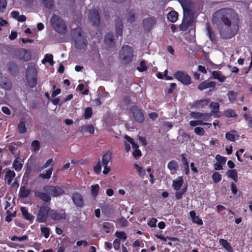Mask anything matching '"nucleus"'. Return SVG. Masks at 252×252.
Wrapping results in <instances>:
<instances>
[{
    "label": "nucleus",
    "mask_w": 252,
    "mask_h": 252,
    "mask_svg": "<svg viewBox=\"0 0 252 252\" xmlns=\"http://www.w3.org/2000/svg\"><path fill=\"white\" fill-rule=\"evenodd\" d=\"M212 22L222 39L232 38L239 32V18L231 8H223L216 11L212 16Z\"/></svg>",
    "instance_id": "1"
},
{
    "label": "nucleus",
    "mask_w": 252,
    "mask_h": 252,
    "mask_svg": "<svg viewBox=\"0 0 252 252\" xmlns=\"http://www.w3.org/2000/svg\"><path fill=\"white\" fill-rule=\"evenodd\" d=\"M72 36L74 42L75 47L79 50H86L88 45L87 37L83 35V31L81 28H76L72 31Z\"/></svg>",
    "instance_id": "2"
},
{
    "label": "nucleus",
    "mask_w": 252,
    "mask_h": 252,
    "mask_svg": "<svg viewBox=\"0 0 252 252\" xmlns=\"http://www.w3.org/2000/svg\"><path fill=\"white\" fill-rule=\"evenodd\" d=\"M51 24L53 29L57 32L61 34L66 33V25L63 20L58 15H53L51 18Z\"/></svg>",
    "instance_id": "3"
},
{
    "label": "nucleus",
    "mask_w": 252,
    "mask_h": 252,
    "mask_svg": "<svg viewBox=\"0 0 252 252\" xmlns=\"http://www.w3.org/2000/svg\"><path fill=\"white\" fill-rule=\"evenodd\" d=\"M27 83L31 88H34L37 85V69L34 66L28 67L26 72Z\"/></svg>",
    "instance_id": "4"
},
{
    "label": "nucleus",
    "mask_w": 252,
    "mask_h": 252,
    "mask_svg": "<svg viewBox=\"0 0 252 252\" xmlns=\"http://www.w3.org/2000/svg\"><path fill=\"white\" fill-rule=\"evenodd\" d=\"M50 207L46 203H43L39 209L36 221L39 223L45 222L51 212Z\"/></svg>",
    "instance_id": "5"
},
{
    "label": "nucleus",
    "mask_w": 252,
    "mask_h": 252,
    "mask_svg": "<svg viewBox=\"0 0 252 252\" xmlns=\"http://www.w3.org/2000/svg\"><path fill=\"white\" fill-rule=\"evenodd\" d=\"M121 58L126 63H129L132 61L133 58V51L132 48L128 46H123L121 49Z\"/></svg>",
    "instance_id": "6"
},
{
    "label": "nucleus",
    "mask_w": 252,
    "mask_h": 252,
    "mask_svg": "<svg viewBox=\"0 0 252 252\" xmlns=\"http://www.w3.org/2000/svg\"><path fill=\"white\" fill-rule=\"evenodd\" d=\"M134 120L138 123H142L145 119L143 110L136 105H132L129 108Z\"/></svg>",
    "instance_id": "7"
},
{
    "label": "nucleus",
    "mask_w": 252,
    "mask_h": 252,
    "mask_svg": "<svg viewBox=\"0 0 252 252\" xmlns=\"http://www.w3.org/2000/svg\"><path fill=\"white\" fill-rule=\"evenodd\" d=\"M43 190L53 197H57L64 193L63 189L58 186L46 185L44 186Z\"/></svg>",
    "instance_id": "8"
},
{
    "label": "nucleus",
    "mask_w": 252,
    "mask_h": 252,
    "mask_svg": "<svg viewBox=\"0 0 252 252\" xmlns=\"http://www.w3.org/2000/svg\"><path fill=\"white\" fill-rule=\"evenodd\" d=\"M174 77L185 85H189L191 83L190 76L183 71H177L173 74Z\"/></svg>",
    "instance_id": "9"
},
{
    "label": "nucleus",
    "mask_w": 252,
    "mask_h": 252,
    "mask_svg": "<svg viewBox=\"0 0 252 252\" xmlns=\"http://www.w3.org/2000/svg\"><path fill=\"white\" fill-rule=\"evenodd\" d=\"M194 15H184L182 23L179 25L180 31H186L188 28L193 25Z\"/></svg>",
    "instance_id": "10"
},
{
    "label": "nucleus",
    "mask_w": 252,
    "mask_h": 252,
    "mask_svg": "<svg viewBox=\"0 0 252 252\" xmlns=\"http://www.w3.org/2000/svg\"><path fill=\"white\" fill-rule=\"evenodd\" d=\"M89 20L92 25L98 27L100 24V15L97 9H93L90 10L88 16Z\"/></svg>",
    "instance_id": "11"
},
{
    "label": "nucleus",
    "mask_w": 252,
    "mask_h": 252,
    "mask_svg": "<svg viewBox=\"0 0 252 252\" xmlns=\"http://www.w3.org/2000/svg\"><path fill=\"white\" fill-rule=\"evenodd\" d=\"M67 215L64 210L58 212L57 210H51L50 213V219L53 220L59 221L65 220Z\"/></svg>",
    "instance_id": "12"
},
{
    "label": "nucleus",
    "mask_w": 252,
    "mask_h": 252,
    "mask_svg": "<svg viewBox=\"0 0 252 252\" xmlns=\"http://www.w3.org/2000/svg\"><path fill=\"white\" fill-rule=\"evenodd\" d=\"M184 11V15H194V13L191 9L192 3L190 0H178Z\"/></svg>",
    "instance_id": "13"
},
{
    "label": "nucleus",
    "mask_w": 252,
    "mask_h": 252,
    "mask_svg": "<svg viewBox=\"0 0 252 252\" xmlns=\"http://www.w3.org/2000/svg\"><path fill=\"white\" fill-rule=\"evenodd\" d=\"M157 21L155 17H149L143 20L142 24L145 30L150 31L156 24Z\"/></svg>",
    "instance_id": "14"
},
{
    "label": "nucleus",
    "mask_w": 252,
    "mask_h": 252,
    "mask_svg": "<svg viewBox=\"0 0 252 252\" xmlns=\"http://www.w3.org/2000/svg\"><path fill=\"white\" fill-rule=\"evenodd\" d=\"M71 199L73 203L78 207L82 208L85 205L83 196L78 192H75L72 194Z\"/></svg>",
    "instance_id": "15"
},
{
    "label": "nucleus",
    "mask_w": 252,
    "mask_h": 252,
    "mask_svg": "<svg viewBox=\"0 0 252 252\" xmlns=\"http://www.w3.org/2000/svg\"><path fill=\"white\" fill-rule=\"evenodd\" d=\"M216 85V84L215 82L206 80L199 84L197 88L199 90L201 91H204L207 89H210L209 90V92H211L214 91Z\"/></svg>",
    "instance_id": "16"
},
{
    "label": "nucleus",
    "mask_w": 252,
    "mask_h": 252,
    "mask_svg": "<svg viewBox=\"0 0 252 252\" xmlns=\"http://www.w3.org/2000/svg\"><path fill=\"white\" fill-rule=\"evenodd\" d=\"M17 57L21 60L28 62L31 59V52L27 49H20L17 52Z\"/></svg>",
    "instance_id": "17"
},
{
    "label": "nucleus",
    "mask_w": 252,
    "mask_h": 252,
    "mask_svg": "<svg viewBox=\"0 0 252 252\" xmlns=\"http://www.w3.org/2000/svg\"><path fill=\"white\" fill-rule=\"evenodd\" d=\"M209 98H204L200 100H197L193 102L191 105V107L196 109H200L207 106L210 102Z\"/></svg>",
    "instance_id": "18"
},
{
    "label": "nucleus",
    "mask_w": 252,
    "mask_h": 252,
    "mask_svg": "<svg viewBox=\"0 0 252 252\" xmlns=\"http://www.w3.org/2000/svg\"><path fill=\"white\" fill-rule=\"evenodd\" d=\"M206 29L207 35L208 36L210 40L213 42H217V38L215 32L212 30L210 24L208 22L206 24Z\"/></svg>",
    "instance_id": "19"
},
{
    "label": "nucleus",
    "mask_w": 252,
    "mask_h": 252,
    "mask_svg": "<svg viewBox=\"0 0 252 252\" xmlns=\"http://www.w3.org/2000/svg\"><path fill=\"white\" fill-rule=\"evenodd\" d=\"M0 86L6 90H10L12 88L10 81L7 78L3 77L0 73Z\"/></svg>",
    "instance_id": "20"
},
{
    "label": "nucleus",
    "mask_w": 252,
    "mask_h": 252,
    "mask_svg": "<svg viewBox=\"0 0 252 252\" xmlns=\"http://www.w3.org/2000/svg\"><path fill=\"white\" fill-rule=\"evenodd\" d=\"M123 28V25L122 23V19L118 17L117 20L115 21V31L117 37H118L119 36H120L121 37L122 36Z\"/></svg>",
    "instance_id": "21"
},
{
    "label": "nucleus",
    "mask_w": 252,
    "mask_h": 252,
    "mask_svg": "<svg viewBox=\"0 0 252 252\" xmlns=\"http://www.w3.org/2000/svg\"><path fill=\"white\" fill-rule=\"evenodd\" d=\"M20 210L25 219L29 220L31 223H32L34 219V217L28 212L26 207H21Z\"/></svg>",
    "instance_id": "22"
},
{
    "label": "nucleus",
    "mask_w": 252,
    "mask_h": 252,
    "mask_svg": "<svg viewBox=\"0 0 252 252\" xmlns=\"http://www.w3.org/2000/svg\"><path fill=\"white\" fill-rule=\"evenodd\" d=\"M4 175V180L7 184L9 185L11 184L13 179L15 177L16 174L15 172L9 169H6Z\"/></svg>",
    "instance_id": "23"
},
{
    "label": "nucleus",
    "mask_w": 252,
    "mask_h": 252,
    "mask_svg": "<svg viewBox=\"0 0 252 252\" xmlns=\"http://www.w3.org/2000/svg\"><path fill=\"white\" fill-rule=\"evenodd\" d=\"M35 196L39 197L45 202H50L51 201V198L50 194H48V193L36 191L35 192Z\"/></svg>",
    "instance_id": "24"
},
{
    "label": "nucleus",
    "mask_w": 252,
    "mask_h": 252,
    "mask_svg": "<svg viewBox=\"0 0 252 252\" xmlns=\"http://www.w3.org/2000/svg\"><path fill=\"white\" fill-rule=\"evenodd\" d=\"M112 152L110 150H108L102 156V165H108L109 162L112 160Z\"/></svg>",
    "instance_id": "25"
},
{
    "label": "nucleus",
    "mask_w": 252,
    "mask_h": 252,
    "mask_svg": "<svg viewBox=\"0 0 252 252\" xmlns=\"http://www.w3.org/2000/svg\"><path fill=\"white\" fill-rule=\"evenodd\" d=\"M114 35L112 33H108L105 35L104 42L108 47H112L114 44Z\"/></svg>",
    "instance_id": "26"
},
{
    "label": "nucleus",
    "mask_w": 252,
    "mask_h": 252,
    "mask_svg": "<svg viewBox=\"0 0 252 252\" xmlns=\"http://www.w3.org/2000/svg\"><path fill=\"white\" fill-rule=\"evenodd\" d=\"M184 179L182 176L178 177L176 180L173 181L172 186L176 190H179L183 186Z\"/></svg>",
    "instance_id": "27"
},
{
    "label": "nucleus",
    "mask_w": 252,
    "mask_h": 252,
    "mask_svg": "<svg viewBox=\"0 0 252 252\" xmlns=\"http://www.w3.org/2000/svg\"><path fill=\"white\" fill-rule=\"evenodd\" d=\"M79 131L81 132H88L89 133L93 134L94 132V128L92 125H84L79 127Z\"/></svg>",
    "instance_id": "28"
},
{
    "label": "nucleus",
    "mask_w": 252,
    "mask_h": 252,
    "mask_svg": "<svg viewBox=\"0 0 252 252\" xmlns=\"http://www.w3.org/2000/svg\"><path fill=\"white\" fill-rule=\"evenodd\" d=\"M7 68L9 71L13 75L18 72V67L16 63L13 62H10L7 64Z\"/></svg>",
    "instance_id": "29"
},
{
    "label": "nucleus",
    "mask_w": 252,
    "mask_h": 252,
    "mask_svg": "<svg viewBox=\"0 0 252 252\" xmlns=\"http://www.w3.org/2000/svg\"><path fill=\"white\" fill-rule=\"evenodd\" d=\"M220 244L228 252H233V250L231 245L228 241L224 239L219 240Z\"/></svg>",
    "instance_id": "30"
},
{
    "label": "nucleus",
    "mask_w": 252,
    "mask_h": 252,
    "mask_svg": "<svg viewBox=\"0 0 252 252\" xmlns=\"http://www.w3.org/2000/svg\"><path fill=\"white\" fill-rule=\"evenodd\" d=\"M212 75L213 79H217L220 82H224L226 80V77L221 74L220 71H213Z\"/></svg>",
    "instance_id": "31"
},
{
    "label": "nucleus",
    "mask_w": 252,
    "mask_h": 252,
    "mask_svg": "<svg viewBox=\"0 0 252 252\" xmlns=\"http://www.w3.org/2000/svg\"><path fill=\"white\" fill-rule=\"evenodd\" d=\"M178 18V13L177 12L172 10L170 11L167 15V19L171 22L175 23L177 21Z\"/></svg>",
    "instance_id": "32"
},
{
    "label": "nucleus",
    "mask_w": 252,
    "mask_h": 252,
    "mask_svg": "<svg viewBox=\"0 0 252 252\" xmlns=\"http://www.w3.org/2000/svg\"><path fill=\"white\" fill-rule=\"evenodd\" d=\"M30 190L24 186H21L20 189L19 195L20 197L25 198L29 196Z\"/></svg>",
    "instance_id": "33"
},
{
    "label": "nucleus",
    "mask_w": 252,
    "mask_h": 252,
    "mask_svg": "<svg viewBox=\"0 0 252 252\" xmlns=\"http://www.w3.org/2000/svg\"><path fill=\"white\" fill-rule=\"evenodd\" d=\"M227 176L228 178H231L235 182L238 181V174L237 170L235 169L228 170L226 172Z\"/></svg>",
    "instance_id": "34"
},
{
    "label": "nucleus",
    "mask_w": 252,
    "mask_h": 252,
    "mask_svg": "<svg viewBox=\"0 0 252 252\" xmlns=\"http://www.w3.org/2000/svg\"><path fill=\"white\" fill-rule=\"evenodd\" d=\"M41 62L42 63H45L46 62H48L51 65H53L54 63L53 55L49 54H45V55L44 56V58L42 60Z\"/></svg>",
    "instance_id": "35"
},
{
    "label": "nucleus",
    "mask_w": 252,
    "mask_h": 252,
    "mask_svg": "<svg viewBox=\"0 0 252 252\" xmlns=\"http://www.w3.org/2000/svg\"><path fill=\"white\" fill-rule=\"evenodd\" d=\"M167 167L170 171H176L178 169V164L176 160H172L168 163Z\"/></svg>",
    "instance_id": "36"
},
{
    "label": "nucleus",
    "mask_w": 252,
    "mask_h": 252,
    "mask_svg": "<svg viewBox=\"0 0 252 252\" xmlns=\"http://www.w3.org/2000/svg\"><path fill=\"white\" fill-rule=\"evenodd\" d=\"M227 95L230 102L233 103L237 99V93L233 91H229L228 92Z\"/></svg>",
    "instance_id": "37"
},
{
    "label": "nucleus",
    "mask_w": 252,
    "mask_h": 252,
    "mask_svg": "<svg viewBox=\"0 0 252 252\" xmlns=\"http://www.w3.org/2000/svg\"><path fill=\"white\" fill-rule=\"evenodd\" d=\"M155 237L158 239H159L162 241H166L167 239L171 241H177L178 240V239L176 237H165L164 236L162 235H158L155 234Z\"/></svg>",
    "instance_id": "38"
},
{
    "label": "nucleus",
    "mask_w": 252,
    "mask_h": 252,
    "mask_svg": "<svg viewBox=\"0 0 252 252\" xmlns=\"http://www.w3.org/2000/svg\"><path fill=\"white\" fill-rule=\"evenodd\" d=\"M53 170V167H51L46 171L45 174H40L39 176L44 179H49L51 177Z\"/></svg>",
    "instance_id": "39"
},
{
    "label": "nucleus",
    "mask_w": 252,
    "mask_h": 252,
    "mask_svg": "<svg viewBox=\"0 0 252 252\" xmlns=\"http://www.w3.org/2000/svg\"><path fill=\"white\" fill-rule=\"evenodd\" d=\"M18 129L20 133H24L27 131V128L24 121H20L18 125Z\"/></svg>",
    "instance_id": "40"
},
{
    "label": "nucleus",
    "mask_w": 252,
    "mask_h": 252,
    "mask_svg": "<svg viewBox=\"0 0 252 252\" xmlns=\"http://www.w3.org/2000/svg\"><path fill=\"white\" fill-rule=\"evenodd\" d=\"M23 167V164L20 163L18 160V158H17L13 161V167L16 171H20Z\"/></svg>",
    "instance_id": "41"
},
{
    "label": "nucleus",
    "mask_w": 252,
    "mask_h": 252,
    "mask_svg": "<svg viewBox=\"0 0 252 252\" xmlns=\"http://www.w3.org/2000/svg\"><path fill=\"white\" fill-rule=\"evenodd\" d=\"M224 114L225 116L228 118H236L237 117L236 113L231 109L225 111Z\"/></svg>",
    "instance_id": "42"
},
{
    "label": "nucleus",
    "mask_w": 252,
    "mask_h": 252,
    "mask_svg": "<svg viewBox=\"0 0 252 252\" xmlns=\"http://www.w3.org/2000/svg\"><path fill=\"white\" fill-rule=\"evenodd\" d=\"M128 15L127 18V21L130 23H132L135 22L136 17L133 11L132 10H129L128 12Z\"/></svg>",
    "instance_id": "43"
},
{
    "label": "nucleus",
    "mask_w": 252,
    "mask_h": 252,
    "mask_svg": "<svg viewBox=\"0 0 252 252\" xmlns=\"http://www.w3.org/2000/svg\"><path fill=\"white\" fill-rule=\"evenodd\" d=\"M99 186L98 184L93 185L91 186V193L93 196H96L99 191Z\"/></svg>",
    "instance_id": "44"
},
{
    "label": "nucleus",
    "mask_w": 252,
    "mask_h": 252,
    "mask_svg": "<svg viewBox=\"0 0 252 252\" xmlns=\"http://www.w3.org/2000/svg\"><path fill=\"white\" fill-rule=\"evenodd\" d=\"M93 115V110L90 107H87L85 110L84 117L86 119H88L91 117Z\"/></svg>",
    "instance_id": "45"
},
{
    "label": "nucleus",
    "mask_w": 252,
    "mask_h": 252,
    "mask_svg": "<svg viewBox=\"0 0 252 252\" xmlns=\"http://www.w3.org/2000/svg\"><path fill=\"white\" fill-rule=\"evenodd\" d=\"M212 179L215 183L220 182L221 180V176L218 172H215L212 175Z\"/></svg>",
    "instance_id": "46"
},
{
    "label": "nucleus",
    "mask_w": 252,
    "mask_h": 252,
    "mask_svg": "<svg viewBox=\"0 0 252 252\" xmlns=\"http://www.w3.org/2000/svg\"><path fill=\"white\" fill-rule=\"evenodd\" d=\"M102 227L105 232L106 233H109L111 232L112 225L108 222H104L103 223Z\"/></svg>",
    "instance_id": "47"
},
{
    "label": "nucleus",
    "mask_w": 252,
    "mask_h": 252,
    "mask_svg": "<svg viewBox=\"0 0 252 252\" xmlns=\"http://www.w3.org/2000/svg\"><path fill=\"white\" fill-rule=\"evenodd\" d=\"M44 6L51 9L54 5V0H42Z\"/></svg>",
    "instance_id": "48"
},
{
    "label": "nucleus",
    "mask_w": 252,
    "mask_h": 252,
    "mask_svg": "<svg viewBox=\"0 0 252 252\" xmlns=\"http://www.w3.org/2000/svg\"><path fill=\"white\" fill-rule=\"evenodd\" d=\"M41 232L43 234L45 238H48L50 235V229L48 227L43 226L40 228Z\"/></svg>",
    "instance_id": "49"
},
{
    "label": "nucleus",
    "mask_w": 252,
    "mask_h": 252,
    "mask_svg": "<svg viewBox=\"0 0 252 252\" xmlns=\"http://www.w3.org/2000/svg\"><path fill=\"white\" fill-rule=\"evenodd\" d=\"M134 166L138 172V175L140 177H143L145 175V171L143 169L142 167L139 166L137 164H134Z\"/></svg>",
    "instance_id": "50"
},
{
    "label": "nucleus",
    "mask_w": 252,
    "mask_h": 252,
    "mask_svg": "<svg viewBox=\"0 0 252 252\" xmlns=\"http://www.w3.org/2000/svg\"><path fill=\"white\" fill-rule=\"evenodd\" d=\"M28 237L27 235H23L21 237H18L16 235L12 236L10 239L12 241H23L28 240Z\"/></svg>",
    "instance_id": "51"
},
{
    "label": "nucleus",
    "mask_w": 252,
    "mask_h": 252,
    "mask_svg": "<svg viewBox=\"0 0 252 252\" xmlns=\"http://www.w3.org/2000/svg\"><path fill=\"white\" fill-rule=\"evenodd\" d=\"M148 68L146 65V63L144 61H141L140 62V67H137V70L139 72H144L147 70Z\"/></svg>",
    "instance_id": "52"
},
{
    "label": "nucleus",
    "mask_w": 252,
    "mask_h": 252,
    "mask_svg": "<svg viewBox=\"0 0 252 252\" xmlns=\"http://www.w3.org/2000/svg\"><path fill=\"white\" fill-rule=\"evenodd\" d=\"M115 236L119 239L125 240L127 238L126 234L124 231H117L115 233Z\"/></svg>",
    "instance_id": "53"
},
{
    "label": "nucleus",
    "mask_w": 252,
    "mask_h": 252,
    "mask_svg": "<svg viewBox=\"0 0 252 252\" xmlns=\"http://www.w3.org/2000/svg\"><path fill=\"white\" fill-rule=\"evenodd\" d=\"M194 132L198 135L203 136L205 133V130L201 127H196L194 128Z\"/></svg>",
    "instance_id": "54"
},
{
    "label": "nucleus",
    "mask_w": 252,
    "mask_h": 252,
    "mask_svg": "<svg viewBox=\"0 0 252 252\" xmlns=\"http://www.w3.org/2000/svg\"><path fill=\"white\" fill-rule=\"evenodd\" d=\"M225 137L226 139L228 141L232 142H234L235 141V135L230 132H226L225 133Z\"/></svg>",
    "instance_id": "55"
},
{
    "label": "nucleus",
    "mask_w": 252,
    "mask_h": 252,
    "mask_svg": "<svg viewBox=\"0 0 252 252\" xmlns=\"http://www.w3.org/2000/svg\"><path fill=\"white\" fill-rule=\"evenodd\" d=\"M7 6L6 0H0V12H3Z\"/></svg>",
    "instance_id": "56"
},
{
    "label": "nucleus",
    "mask_w": 252,
    "mask_h": 252,
    "mask_svg": "<svg viewBox=\"0 0 252 252\" xmlns=\"http://www.w3.org/2000/svg\"><path fill=\"white\" fill-rule=\"evenodd\" d=\"M101 170V166L100 161L99 160L98 162L96 163V164L94 166V171L96 174H98L100 173Z\"/></svg>",
    "instance_id": "57"
},
{
    "label": "nucleus",
    "mask_w": 252,
    "mask_h": 252,
    "mask_svg": "<svg viewBox=\"0 0 252 252\" xmlns=\"http://www.w3.org/2000/svg\"><path fill=\"white\" fill-rule=\"evenodd\" d=\"M216 159L220 164H224L226 162V159L225 157H223L220 155H217L216 156Z\"/></svg>",
    "instance_id": "58"
},
{
    "label": "nucleus",
    "mask_w": 252,
    "mask_h": 252,
    "mask_svg": "<svg viewBox=\"0 0 252 252\" xmlns=\"http://www.w3.org/2000/svg\"><path fill=\"white\" fill-rule=\"evenodd\" d=\"M50 164H52L51 167H53V166L54 165V162L53 159H52V158L49 159L46 161V162L42 166L41 169H43L44 168L48 167Z\"/></svg>",
    "instance_id": "59"
},
{
    "label": "nucleus",
    "mask_w": 252,
    "mask_h": 252,
    "mask_svg": "<svg viewBox=\"0 0 252 252\" xmlns=\"http://www.w3.org/2000/svg\"><path fill=\"white\" fill-rule=\"evenodd\" d=\"M190 115L191 117L194 119H201L203 116V113L196 112H191Z\"/></svg>",
    "instance_id": "60"
},
{
    "label": "nucleus",
    "mask_w": 252,
    "mask_h": 252,
    "mask_svg": "<svg viewBox=\"0 0 252 252\" xmlns=\"http://www.w3.org/2000/svg\"><path fill=\"white\" fill-rule=\"evenodd\" d=\"M132 155L135 159H138L142 156V153L139 149L134 150Z\"/></svg>",
    "instance_id": "61"
},
{
    "label": "nucleus",
    "mask_w": 252,
    "mask_h": 252,
    "mask_svg": "<svg viewBox=\"0 0 252 252\" xmlns=\"http://www.w3.org/2000/svg\"><path fill=\"white\" fill-rule=\"evenodd\" d=\"M193 222L195 223L198 225H202L203 224L202 220L198 217L196 216L195 218L192 219Z\"/></svg>",
    "instance_id": "62"
},
{
    "label": "nucleus",
    "mask_w": 252,
    "mask_h": 252,
    "mask_svg": "<svg viewBox=\"0 0 252 252\" xmlns=\"http://www.w3.org/2000/svg\"><path fill=\"white\" fill-rule=\"evenodd\" d=\"M32 146L34 148V150H39L40 149V143L38 140H34L32 143Z\"/></svg>",
    "instance_id": "63"
},
{
    "label": "nucleus",
    "mask_w": 252,
    "mask_h": 252,
    "mask_svg": "<svg viewBox=\"0 0 252 252\" xmlns=\"http://www.w3.org/2000/svg\"><path fill=\"white\" fill-rule=\"evenodd\" d=\"M157 222V220L156 219L152 218L149 221V222H148V224L150 227H154L156 226Z\"/></svg>",
    "instance_id": "64"
}]
</instances>
